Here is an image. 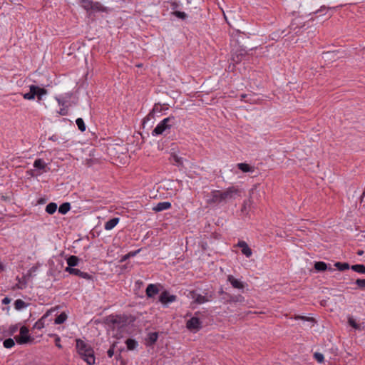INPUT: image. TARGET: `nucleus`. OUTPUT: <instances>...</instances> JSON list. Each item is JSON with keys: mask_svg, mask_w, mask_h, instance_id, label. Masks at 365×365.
<instances>
[{"mask_svg": "<svg viewBox=\"0 0 365 365\" xmlns=\"http://www.w3.org/2000/svg\"><path fill=\"white\" fill-rule=\"evenodd\" d=\"M78 262H79V259L78 257L71 255L67 259V264H68L67 267H73L78 265Z\"/></svg>", "mask_w": 365, "mask_h": 365, "instance_id": "19", "label": "nucleus"}, {"mask_svg": "<svg viewBox=\"0 0 365 365\" xmlns=\"http://www.w3.org/2000/svg\"><path fill=\"white\" fill-rule=\"evenodd\" d=\"M348 323H349V324L351 327H352L355 329H361L360 328V325L356 323V320L352 317H349L348 318Z\"/></svg>", "mask_w": 365, "mask_h": 365, "instance_id": "35", "label": "nucleus"}, {"mask_svg": "<svg viewBox=\"0 0 365 365\" xmlns=\"http://www.w3.org/2000/svg\"><path fill=\"white\" fill-rule=\"evenodd\" d=\"M314 268L317 271H324L327 268V265L324 262H317L314 264Z\"/></svg>", "mask_w": 365, "mask_h": 365, "instance_id": "30", "label": "nucleus"}, {"mask_svg": "<svg viewBox=\"0 0 365 365\" xmlns=\"http://www.w3.org/2000/svg\"><path fill=\"white\" fill-rule=\"evenodd\" d=\"M335 267H337V269L340 271H344V270H346L348 269H349V264L348 263H346V262H336L335 263Z\"/></svg>", "mask_w": 365, "mask_h": 365, "instance_id": "32", "label": "nucleus"}, {"mask_svg": "<svg viewBox=\"0 0 365 365\" xmlns=\"http://www.w3.org/2000/svg\"><path fill=\"white\" fill-rule=\"evenodd\" d=\"M125 344H126V346H127V349L128 350H134L135 349H136V347L138 346V343L136 340L135 339H128L126 341H125Z\"/></svg>", "mask_w": 365, "mask_h": 365, "instance_id": "22", "label": "nucleus"}, {"mask_svg": "<svg viewBox=\"0 0 365 365\" xmlns=\"http://www.w3.org/2000/svg\"><path fill=\"white\" fill-rule=\"evenodd\" d=\"M176 300V296L173 294H170L168 292L164 291L163 292L159 298V301L162 304H168Z\"/></svg>", "mask_w": 365, "mask_h": 365, "instance_id": "10", "label": "nucleus"}, {"mask_svg": "<svg viewBox=\"0 0 365 365\" xmlns=\"http://www.w3.org/2000/svg\"><path fill=\"white\" fill-rule=\"evenodd\" d=\"M30 91L29 93H24L23 97L26 100H34L35 98V88L34 85H31L29 86Z\"/></svg>", "mask_w": 365, "mask_h": 365, "instance_id": "18", "label": "nucleus"}, {"mask_svg": "<svg viewBox=\"0 0 365 365\" xmlns=\"http://www.w3.org/2000/svg\"><path fill=\"white\" fill-rule=\"evenodd\" d=\"M227 282L231 284V286L236 289L243 291L246 283L241 281L239 279L235 278L233 275L229 274L227 278Z\"/></svg>", "mask_w": 365, "mask_h": 365, "instance_id": "7", "label": "nucleus"}, {"mask_svg": "<svg viewBox=\"0 0 365 365\" xmlns=\"http://www.w3.org/2000/svg\"><path fill=\"white\" fill-rule=\"evenodd\" d=\"M67 319V315L62 312L61 313L56 319H55V324H63Z\"/></svg>", "mask_w": 365, "mask_h": 365, "instance_id": "29", "label": "nucleus"}, {"mask_svg": "<svg viewBox=\"0 0 365 365\" xmlns=\"http://www.w3.org/2000/svg\"><path fill=\"white\" fill-rule=\"evenodd\" d=\"M357 254L359 255H361L363 254V251L362 250H359Z\"/></svg>", "mask_w": 365, "mask_h": 365, "instance_id": "52", "label": "nucleus"}, {"mask_svg": "<svg viewBox=\"0 0 365 365\" xmlns=\"http://www.w3.org/2000/svg\"><path fill=\"white\" fill-rule=\"evenodd\" d=\"M171 207V203L170 202H158L155 207H153V210L158 212L165 210H168Z\"/></svg>", "mask_w": 365, "mask_h": 365, "instance_id": "13", "label": "nucleus"}, {"mask_svg": "<svg viewBox=\"0 0 365 365\" xmlns=\"http://www.w3.org/2000/svg\"><path fill=\"white\" fill-rule=\"evenodd\" d=\"M140 250H136V251H134V252H128V254L125 255L123 257H122V259L121 261L123 262V261H125L127 260L128 259H129L130 257H134L135 256V255L139 252Z\"/></svg>", "mask_w": 365, "mask_h": 365, "instance_id": "37", "label": "nucleus"}, {"mask_svg": "<svg viewBox=\"0 0 365 365\" xmlns=\"http://www.w3.org/2000/svg\"><path fill=\"white\" fill-rule=\"evenodd\" d=\"M174 159H175V163L178 165H182V164L181 158H178V156H174Z\"/></svg>", "mask_w": 365, "mask_h": 365, "instance_id": "46", "label": "nucleus"}, {"mask_svg": "<svg viewBox=\"0 0 365 365\" xmlns=\"http://www.w3.org/2000/svg\"><path fill=\"white\" fill-rule=\"evenodd\" d=\"M76 125H77L78 129L81 132H83L86 130V125H85L83 120L81 118H77L76 120Z\"/></svg>", "mask_w": 365, "mask_h": 365, "instance_id": "31", "label": "nucleus"}, {"mask_svg": "<svg viewBox=\"0 0 365 365\" xmlns=\"http://www.w3.org/2000/svg\"><path fill=\"white\" fill-rule=\"evenodd\" d=\"M115 344H113L107 351L108 356L111 358L114 355Z\"/></svg>", "mask_w": 365, "mask_h": 365, "instance_id": "40", "label": "nucleus"}, {"mask_svg": "<svg viewBox=\"0 0 365 365\" xmlns=\"http://www.w3.org/2000/svg\"><path fill=\"white\" fill-rule=\"evenodd\" d=\"M314 359L319 362V363H322L324 361V355L321 353H319V352H316L314 354Z\"/></svg>", "mask_w": 365, "mask_h": 365, "instance_id": "38", "label": "nucleus"}, {"mask_svg": "<svg viewBox=\"0 0 365 365\" xmlns=\"http://www.w3.org/2000/svg\"><path fill=\"white\" fill-rule=\"evenodd\" d=\"M57 209V204L55 202H50L46 207V212L50 215L53 214Z\"/></svg>", "mask_w": 365, "mask_h": 365, "instance_id": "25", "label": "nucleus"}, {"mask_svg": "<svg viewBox=\"0 0 365 365\" xmlns=\"http://www.w3.org/2000/svg\"><path fill=\"white\" fill-rule=\"evenodd\" d=\"M26 306H27L26 303L24 301H23L22 299H16L14 302V307L17 310L22 309L26 307Z\"/></svg>", "mask_w": 365, "mask_h": 365, "instance_id": "27", "label": "nucleus"}, {"mask_svg": "<svg viewBox=\"0 0 365 365\" xmlns=\"http://www.w3.org/2000/svg\"><path fill=\"white\" fill-rule=\"evenodd\" d=\"M48 314H44L41 318H40L34 325L33 329H41L45 327V320Z\"/></svg>", "mask_w": 365, "mask_h": 365, "instance_id": "17", "label": "nucleus"}, {"mask_svg": "<svg viewBox=\"0 0 365 365\" xmlns=\"http://www.w3.org/2000/svg\"><path fill=\"white\" fill-rule=\"evenodd\" d=\"M34 88H35V96H36L38 100L41 101L42 98V96L47 93V91L45 88H41L35 85H34Z\"/></svg>", "mask_w": 365, "mask_h": 365, "instance_id": "20", "label": "nucleus"}, {"mask_svg": "<svg viewBox=\"0 0 365 365\" xmlns=\"http://www.w3.org/2000/svg\"><path fill=\"white\" fill-rule=\"evenodd\" d=\"M60 341H61L60 337L58 336H56V339H55L56 346L61 349L62 347V346L60 344Z\"/></svg>", "mask_w": 365, "mask_h": 365, "instance_id": "43", "label": "nucleus"}, {"mask_svg": "<svg viewBox=\"0 0 365 365\" xmlns=\"http://www.w3.org/2000/svg\"><path fill=\"white\" fill-rule=\"evenodd\" d=\"M146 295L148 297H153L154 295L158 293L159 289L155 284H150L146 288Z\"/></svg>", "mask_w": 365, "mask_h": 365, "instance_id": "14", "label": "nucleus"}, {"mask_svg": "<svg viewBox=\"0 0 365 365\" xmlns=\"http://www.w3.org/2000/svg\"><path fill=\"white\" fill-rule=\"evenodd\" d=\"M76 349L81 358L86 361L88 365L95 364L94 351L90 345L86 344L81 339H77Z\"/></svg>", "mask_w": 365, "mask_h": 365, "instance_id": "1", "label": "nucleus"}, {"mask_svg": "<svg viewBox=\"0 0 365 365\" xmlns=\"http://www.w3.org/2000/svg\"><path fill=\"white\" fill-rule=\"evenodd\" d=\"M108 320L109 324L117 328H122L125 327L128 322V318L124 315H111L109 316Z\"/></svg>", "mask_w": 365, "mask_h": 365, "instance_id": "4", "label": "nucleus"}, {"mask_svg": "<svg viewBox=\"0 0 365 365\" xmlns=\"http://www.w3.org/2000/svg\"><path fill=\"white\" fill-rule=\"evenodd\" d=\"M4 346L6 349L12 348L14 345V341L11 338L6 339L4 341Z\"/></svg>", "mask_w": 365, "mask_h": 365, "instance_id": "33", "label": "nucleus"}, {"mask_svg": "<svg viewBox=\"0 0 365 365\" xmlns=\"http://www.w3.org/2000/svg\"><path fill=\"white\" fill-rule=\"evenodd\" d=\"M65 271L66 272H68L71 274L78 276L79 277H81V278H83V279H88V280H93V277L92 275L89 274L87 272H82L80 269H76V268L66 267L65 269Z\"/></svg>", "mask_w": 365, "mask_h": 365, "instance_id": "8", "label": "nucleus"}, {"mask_svg": "<svg viewBox=\"0 0 365 365\" xmlns=\"http://www.w3.org/2000/svg\"><path fill=\"white\" fill-rule=\"evenodd\" d=\"M207 202L219 203L222 202V193L220 190H214L211 192L210 197L207 200Z\"/></svg>", "mask_w": 365, "mask_h": 365, "instance_id": "12", "label": "nucleus"}, {"mask_svg": "<svg viewBox=\"0 0 365 365\" xmlns=\"http://www.w3.org/2000/svg\"><path fill=\"white\" fill-rule=\"evenodd\" d=\"M46 166V163L41 158L36 159L34 163V167L39 170H44Z\"/></svg>", "mask_w": 365, "mask_h": 365, "instance_id": "23", "label": "nucleus"}, {"mask_svg": "<svg viewBox=\"0 0 365 365\" xmlns=\"http://www.w3.org/2000/svg\"><path fill=\"white\" fill-rule=\"evenodd\" d=\"M158 338V334L157 332H151L148 335V340L150 344H155Z\"/></svg>", "mask_w": 365, "mask_h": 365, "instance_id": "28", "label": "nucleus"}, {"mask_svg": "<svg viewBox=\"0 0 365 365\" xmlns=\"http://www.w3.org/2000/svg\"><path fill=\"white\" fill-rule=\"evenodd\" d=\"M298 319H301L302 320H307V321H311V320H313L312 318H309V317H302V316H299L297 317Z\"/></svg>", "mask_w": 365, "mask_h": 365, "instance_id": "48", "label": "nucleus"}, {"mask_svg": "<svg viewBox=\"0 0 365 365\" xmlns=\"http://www.w3.org/2000/svg\"><path fill=\"white\" fill-rule=\"evenodd\" d=\"M240 97H241V100L244 101L245 102H250V101H251L250 98L249 99L247 98L248 95H247V94H242L240 96Z\"/></svg>", "mask_w": 365, "mask_h": 365, "instance_id": "44", "label": "nucleus"}, {"mask_svg": "<svg viewBox=\"0 0 365 365\" xmlns=\"http://www.w3.org/2000/svg\"><path fill=\"white\" fill-rule=\"evenodd\" d=\"M186 327L190 331H192L194 332H196L197 331H198L201 327L199 318L194 317H192L191 319H190L189 320H187V323H186Z\"/></svg>", "mask_w": 365, "mask_h": 365, "instance_id": "9", "label": "nucleus"}, {"mask_svg": "<svg viewBox=\"0 0 365 365\" xmlns=\"http://www.w3.org/2000/svg\"><path fill=\"white\" fill-rule=\"evenodd\" d=\"M351 269L356 272L364 274L365 273V265L364 264H354L351 267Z\"/></svg>", "mask_w": 365, "mask_h": 365, "instance_id": "26", "label": "nucleus"}, {"mask_svg": "<svg viewBox=\"0 0 365 365\" xmlns=\"http://www.w3.org/2000/svg\"><path fill=\"white\" fill-rule=\"evenodd\" d=\"M10 302H11V299L9 297H4L2 299V304H7L10 303Z\"/></svg>", "mask_w": 365, "mask_h": 365, "instance_id": "47", "label": "nucleus"}, {"mask_svg": "<svg viewBox=\"0 0 365 365\" xmlns=\"http://www.w3.org/2000/svg\"><path fill=\"white\" fill-rule=\"evenodd\" d=\"M324 11H326V7L323 6L319 10L316 11L315 14H319Z\"/></svg>", "mask_w": 365, "mask_h": 365, "instance_id": "50", "label": "nucleus"}, {"mask_svg": "<svg viewBox=\"0 0 365 365\" xmlns=\"http://www.w3.org/2000/svg\"><path fill=\"white\" fill-rule=\"evenodd\" d=\"M355 283L361 289L365 288V279H358L356 280Z\"/></svg>", "mask_w": 365, "mask_h": 365, "instance_id": "39", "label": "nucleus"}, {"mask_svg": "<svg viewBox=\"0 0 365 365\" xmlns=\"http://www.w3.org/2000/svg\"><path fill=\"white\" fill-rule=\"evenodd\" d=\"M18 330V326L16 324V325H12L9 327V333L11 335H13L15 332H16Z\"/></svg>", "mask_w": 365, "mask_h": 365, "instance_id": "41", "label": "nucleus"}, {"mask_svg": "<svg viewBox=\"0 0 365 365\" xmlns=\"http://www.w3.org/2000/svg\"><path fill=\"white\" fill-rule=\"evenodd\" d=\"M25 286H26V282H24V286H21H21H18V287H19V289H23V288H24V287H25Z\"/></svg>", "mask_w": 365, "mask_h": 365, "instance_id": "51", "label": "nucleus"}, {"mask_svg": "<svg viewBox=\"0 0 365 365\" xmlns=\"http://www.w3.org/2000/svg\"><path fill=\"white\" fill-rule=\"evenodd\" d=\"M4 269V267L1 264H0V272L2 271Z\"/></svg>", "mask_w": 365, "mask_h": 365, "instance_id": "53", "label": "nucleus"}, {"mask_svg": "<svg viewBox=\"0 0 365 365\" xmlns=\"http://www.w3.org/2000/svg\"><path fill=\"white\" fill-rule=\"evenodd\" d=\"M178 7V3H176V2H173V3L171 4V8H172V9H173V10L176 9Z\"/></svg>", "mask_w": 365, "mask_h": 365, "instance_id": "49", "label": "nucleus"}, {"mask_svg": "<svg viewBox=\"0 0 365 365\" xmlns=\"http://www.w3.org/2000/svg\"><path fill=\"white\" fill-rule=\"evenodd\" d=\"M58 113L61 115H67L68 113V108L66 107V108H61L60 110L58 111Z\"/></svg>", "mask_w": 365, "mask_h": 365, "instance_id": "42", "label": "nucleus"}, {"mask_svg": "<svg viewBox=\"0 0 365 365\" xmlns=\"http://www.w3.org/2000/svg\"><path fill=\"white\" fill-rule=\"evenodd\" d=\"M29 329L23 326L20 328V334L19 336H15V339L19 344H27L33 340V339L29 335Z\"/></svg>", "mask_w": 365, "mask_h": 365, "instance_id": "5", "label": "nucleus"}, {"mask_svg": "<svg viewBox=\"0 0 365 365\" xmlns=\"http://www.w3.org/2000/svg\"><path fill=\"white\" fill-rule=\"evenodd\" d=\"M175 123V117L169 116L161 120L152 131L153 136L163 134L165 130H169Z\"/></svg>", "mask_w": 365, "mask_h": 365, "instance_id": "3", "label": "nucleus"}, {"mask_svg": "<svg viewBox=\"0 0 365 365\" xmlns=\"http://www.w3.org/2000/svg\"><path fill=\"white\" fill-rule=\"evenodd\" d=\"M244 57V53L242 51H240L239 52H236L232 56V61L235 63H239L242 61Z\"/></svg>", "mask_w": 365, "mask_h": 365, "instance_id": "21", "label": "nucleus"}, {"mask_svg": "<svg viewBox=\"0 0 365 365\" xmlns=\"http://www.w3.org/2000/svg\"><path fill=\"white\" fill-rule=\"evenodd\" d=\"M172 14L176 16L177 18L181 19L182 20L185 19L187 17V14L183 11H174L172 12Z\"/></svg>", "mask_w": 365, "mask_h": 365, "instance_id": "36", "label": "nucleus"}, {"mask_svg": "<svg viewBox=\"0 0 365 365\" xmlns=\"http://www.w3.org/2000/svg\"><path fill=\"white\" fill-rule=\"evenodd\" d=\"M119 222L118 217H113L105 223L104 228L106 230H110L114 228Z\"/></svg>", "mask_w": 365, "mask_h": 365, "instance_id": "16", "label": "nucleus"}, {"mask_svg": "<svg viewBox=\"0 0 365 365\" xmlns=\"http://www.w3.org/2000/svg\"><path fill=\"white\" fill-rule=\"evenodd\" d=\"M56 100L57 101L58 105L64 106L66 104V101L61 100L60 98L56 97Z\"/></svg>", "mask_w": 365, "mask_h": 365, "instance_id": "45", "label": "nucleus"}, {"mask_svg": "<svg viewBox=\"0 0 365 365\" xmlns=\"http://www.w3.org/2000/svg\"><path fill=\"white\" fill-rule=\"evenodd\" d=\"M230 301L233 302H240L241 303V302H245V297L242 295L230 296Z\"/></svg>", "mask_w": 365, "mask_h": 365, "instance_id": "34", "label": "nucleus"}, {"mask_svg": "<svg viewBox=\"0 0 365 365\" xmlns=\"http://www.w3.org/2000/svg\"><path fill=\"white\" fill-rule=\"evenodd\" d=\"M237 247L241 248L242 253L246 256V257H250L252 255V251L248 246L245 241H239L237 244Z\"/></svg>", "mask_w": 365, "mask_h": 365, "instance_id": "11", "label": "nucleus"}, {"mask_svg": "<svg viewBox=\"0 0 365 365\" xmlns=\"http://www.w3.org/2000/svg\"><path fill=\"white\" fill-rule=\"evenodd\" d=\"M222 202L235 199L237 196L240 195V190L234 186L229 187L224 191H221Z\"/></svg>", "mask_w": 365, "mask_h": 365, "instance_id": "6", "label": "nucleus"}, {"mask_svg": "<svg viewBox=\"0 0 365 365\" xmlns=\"http://www.w3.org/2000/svg\"><path fill=\"white\" fill-rule=\"evenodd\" d=\"M71 210V205L69 202H64L58 207V212L65 215Z\"/></svg>", "mask_w": 365, "mask_h": 365, "instance_id": "24", "label": "nucleus"}, {"mask_svg": "<svg viewBox=\"0 0 365 365\" xmlns=\"http://www.w3.org/2000/svg\"><path fill=\"white\" fill-rule=\"evenodd\" d=\"M236 166L243 173H252L255 170L254 167L245 163H237Z\"/></svg>", "mask_w": 365, "mask_h": 365, "instance_id": "15", "label": "nucleus"}, {"mask_svg": "<svg viewBox=\"0 0 365 365\" xmlns=\"http://www.w3.org/2000/svg\"><path fill=\"white\" fill-rule=\"evenodd\" d=\"M81 6L88 11L94 12H106L108 13L109 9L103 6L100 2L93 1L92 0H79Z\"/></svg>", "mask_w": 365, "mask_h": 365, "instance_id": "2", "label": "nucleus"}]
</instances>
